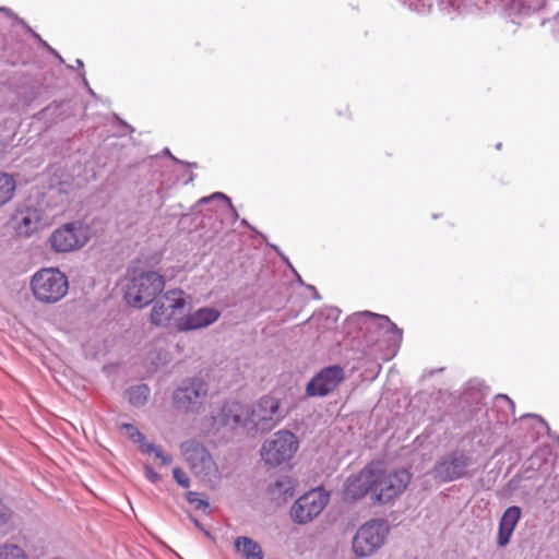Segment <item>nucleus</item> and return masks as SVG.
I'll return each instance as SVG.
<instances>
[{
  "label": "nucleus",
  "mask_w": 559,
  "mask_h": 559,
  "mask_svg": "<svg viewBox=\"0 0 559 559\" xmlns=\"http://www.w3.org/2000/svg\"><path fill=\"white\" fill-rule=\"evenodd\" d=\"M145 476L152 483H157L160 479L158 473H156L152 467H145Z\"/></svg>",
  "instance_id": "c85d7f7f"
},
{
  "label": "nucleus",
  "mask_w": 559,
  "mask_h": 559,
  "mask_svg": "<svg viewBox=\"0 0 559 559\" xmlns=\"http://www.w3.org/2000/svg\"><path fill=\"white\" fill-rule=\"evenodd\" d=\"M329 500L330 495L322 487L311 489L296 500L290 509V516L296 523L307 524L324 510Z\"/></svg>",
  "instance_id": "6e6552de"
},
{
  "label": "nucleus",
  "mask_w": 559,
  "mask_h": 559,
  "mask_svg": "<svg viewBox=\"0 0 559 559\" xmlns=\"http://www.w3.org/2000/svg\"><path fill=\"white\" fill-rule=\"evenodd\" d=\"M295 481L288 476H282L270 485L269 491L274 499L286 500L294 495Z\"/></svg>",
  "instance_id": "aec40b11"
},
{
  "label": "nucleus",
  "mask_w": 559,
  "mask_h": 559,
  "mask_svg": "<svg viewBox=\"0 0 559 559\" xmlns=\"http://www.w3.org/2000/svg\"><path fill=\"white\" fill-rule=\"evenodd\" d=\"M299 449L298 438L288 430H278L266 439L261 447V459L270 466H280L289 462Z\"/></svg>",
  "instance_id": "20e7f679"
},
{
  "label": "nucleus",
  "mask_w": 559,
  "mask_h": 559,
  "mask_svg": "<svg viewBox=\"0 0 559 559\" xmlns=\"http://www.w3.org/2000/svg\"><path fill=\"white\" fill-rule=\"evenodd\" d=\"M142 451L145 453H154L155 457L160 461L162 465H169L173 462V459L169 454L164 453L160 448H157L154 444H143Z\"/></svg>",
  "instance_id": "b1692460"
},
{
  "label": "nucleus",
  "mask_w": 559,
  "mask_h": 559,
  "mask_svg": "<svg viewBox=\"0 0 559 559\" xmlns=\"http://www.w3.org/2000/svg\"><path fill=\"white\" fill-rule=\"evenodd\" d=\"M11 516L9 508H7L0 500V525L4 524Z\"/></svg>",
  "instance_id": "cd10ccee"
},
{
  "label": "nucleus",
  "mask_w": 559,
  "mask_h": 559,
  "mask_svg": "<svg viewBox=\"0 0 559 559\" xmlns=\"http://www.w3.org/2000/svg\"><path fill=\"white\" fill-rule=\"evenodd\" d=\"M14 222L17 235L29 237L38 230L41 222V214L34 207L20 209L14 216Z\"/></svg>",
  "instance_id": "f3484780"
},
{
  "label": "nucleus",
  "mask_w": 559,
  "mask_h": 559,
  "mask_svg": "<svg viewBox=\"0 0 559 559\" xmlns=\"http://www.w3.org/2000/svg\"><path fill=\"white\" fill-rule=\"evenodd\" d=\"M281 419V402L274 396H262L253 406H249V425L257 431H270Z\"/></svg>",
  "instance_id": "9d476101"
},
{
  "label": "nucleus",
  "mask_w": 559,
  "mask_h": 559,
  "mask_svg": "<svg viewBox=\"0 0 559 559\" xmlns=\"http://www.w3.org/2000/svg\"><path fill=\"white\" fill-rule=\"evenodd\" d=\"M344 378V370L340 366L323 368L307 384V394L309 396H325L333 392Z\"/></svg>",
  "instance_id": "f8f14e48"
},
{
  "label": "nucleus",
  "mask_w": 559,
  "mask_h": 559,
  "mask_svg": "<svg viewBox=\"0 0 559 559\" xmlns=\"http://www.w3.org/2000/svg\"><path fill=\"white\" fill-rule=\"evenodd\" d=\"M219 316V311L214 308H200L178 319L176 322V328L178 331L202 329L216 322Z\"/></svg>",
  "instance_id": "2eb2a0df"
},
{
  "label": "nucleus",
  "mask_w": 559,
  "mask_h": 559,
  "mask_svg": "<svg viewBox=\"0 0 559 559\" xmlns=\"http://www.w3.org/2000/svg\"><path fill=\"white\" fill-rule=\"evenodd\" d=\"M469 459L463 451H453L444 455L433 468L435 477L441 481H452L465 476Z\"/></svg>",
  "instance_id": "ddd939ff"
},
{
  "label": "nucleus",
  "mask_w": 559,
  "mask_h": 559,
  "mask_svg": "<svg viewBox=\"0 0 559 559\" xmlns=\"http://www.w3.org/2000/svg\"><path fill=\"white\" fill-rule=\"evenodd\" d=\"M164 287L165 281L157 272H142L132 277L127 286L124 298L129 305L143 308L154 301Z\"/></svg>",
  "instance_id": "7ed1b4c3"
},
{
  "label": "nucleus",
  "mask_w": 559,
  "mask_h": 559,
  "mask_svg": "<svg viewBox=\"0 0 559 559\" xmlns=\"http://www.w3.org/2000/svg\"><path fill=\"white\" fill-rule=\"evenodd\" d=\"M521 508L518 506L509 507L502 514L499 522L497 544L504 547L509 544L515 526L521 519Z\"/></svg>",
  "instance_id": "a211bd4d"
},
{
  "label": "nucleus",
  "mask_w": 559,
  "mask_h": 559,
  "mask_svg": "<svg viewBox=\"0 0 559 559\" xmlns=\"http://www.w3.org/2000/svg\"><path fill=\"white\" fill-rule=\"evenodd\" d=\"M187 306L186 294L181 289H170L157 299L151 310V323L167 328Z\"/></svg>",
  "instance_id": "0eeeda50"
},
{
  "label": "nucleus",
  "mask_w": 559,
  "mask_h": 559,
  "mask_svg": "<svg viewBox=\"0 0 559 559\" xmlns=\"http://www.w3.org/2000/svg\"><path fill=\"white\" fill-rule=\"evenodd\" d=\"M412 474L405 468L388 469L381 461H372L347 477L343 499L355 502L370 495L373 503L386 504L407 489Z\"/></svg>",
  "instance_id": "f257e3e1"
},
{
  "label": "nucleus",
  "mask_w": 559,
  "mask_h": 559,
  "mask_svg": "<svg viewBox=\"0 0 559 559\" xmlns=\"http://www.w3.org/2000/svg\"><path fill=\"white\" fill-rule=\"evenodd\" d=\"M90 239V229L78 222L67 223L49 237L51 248L57 252H71L82 248Z\"/></svg>",
  "instance_id": "1a4fd4ad"
},
{
  "label": "nucleus",
  "mask_w": 559,
  "mask_h": 559,
  "mask_svg": "<svg viewBox=\"0 0 559 559\" xmlns=\"http://www.w3.org/2000/svg\"><path fill=\"white\" fill-rule=\"evenodd\" d=\"M180 449L197 476L206 480L218 477V468L213 457L200 443L189 440L183 442Z\"/></svg>",
  "instance_id": "9b49d317"
},
{
  "label": "nucleus",
  "mask_w": 559,
  "mask_h": 559,
  "mask_svg": "<svg viewBox=\"0 0 559 559\" xmlns=\"http://www.w3.org/2000/svg\"><path fill=\"white\" fill-rule=\"evenodd\" d=\"M389 534V525L384 520H371L357 531L353 539V550L358 557H367L376 552Z\"/></svg>",
  "instance_id": "423d86ee"
},
{
  "label": "nucleus",
  "mask_w": 559,
  "mask_h": 559,
  "mask_svg": "<svg viewBox=\"0 0 559 559\" xmlns=\"http://www.w3.org/2000/svg\"><path fill=\"white\" fill-rule=\"evenodd\" d=\"M207 383L200 378H189L173 392V404L176 411L189 414L198 412L206 401Z\"/></svg>",
  "instance_id": "39448f33"
},
{
  "label": "nucleus",
  "mask_w": 559,
  "mask_h": 559,
  "mask_svg": "<svg viewBox=\"0 0 559 559\" xmlns=\"http://www.w3.org/2000/svg\"><path fill=\"white\" fill-rule=\"evenodd\" d=\"M16 182L12 175L0 171V207L9 203L15 193Z\"/></svg>",
  "instance_id": "412c9836"
},
{
  "label": "nucleus",
  "mask_w": 559,
  "mask_h": 559,
  "mask_svg": "<svg viewBox=\"0 0 559 559\" xmlns=\"http://www.w3.org/2000/svg\"><path fill=\"white\" fill-rule=\"evenodd\" d=\"M123 428L127 429L131 439H133L135 442L141 443V449L143 448V444H146L144 442V436L134 426L130 424H124Z\"/></svg>",
  "instance_id": "bb28decb"
},
{
  "label": "nucleus",
  "mask_w": 559,
  "mask_h": 559,
  "mask_svg": "<svg viewBox=\"0 0 559 559\" xmlns=\"http://www.w3.org/2000/svg\"><path fill=\"white\" fill-rule=\"evenodd\" d=\"M237 552L241 554L243 559H263L261 546L250 537L240 536L234 542Z\"/></svg>",
  "instance_id": "6ab92c4d"
},
{
  "label": "nucleus",
  "mask_w": 559,
  "mask_h": 559,
  "mask_svg": "<svg viewBox=\"0 0 559 559\" xmlns=\"http://www.w3.org/2000/svg\"><path fill=\"white\" fill-rule=\"evenodd\" d=\"M186 499L189 503L193 504L195 509H205L209 507V503L199 498V495L194 491H188L186 493Z\"/></svg>",
  "instance_id": "a878e982"
},
{
  "label": "nucleus",
  "mask_w": 559,
  "mask_h": 559,
  "mask_svg": "<svg viewBox=\"0 0 559 559\" xmlns=\"http://www.w3.org/2000/svg\"><path fill=\"white\" fill-rule=\"evenodd\" d=\"M224 427L236 429L249 425V406L236 400L226 401L216 417Z\"/></svg>",
  "instance_id": "4468645a"
},
{
  "label": "nucleus",
  "mask_w": 559,
  "mask_h": 559,
  "mask_svg": "<svg viewBox=\"0 0 559 559\" xmlns=\"http://www.w3.org/2000/svg\"><path fill=\"white\" fill-rule=\"evenodd\" d=\"M150 395V389L147 385H136L128 391V399L132 405H143Z\"/></svg>",
  "instance_id": "4be33fe9"
},
{
  "label": "nucleus",
  "mask_w": 559,
  "mask_h": 559,
  "mask_svg": "<svg viewBox=\"0 0 559 559\" xmlns=\"http://www.w3.org/2000/svg\"><path fill=\"white\" fill-rule=\"evenodd\" d=\"M0 559H27V557L19 546L4 545L0 548Z\"/></svg>",
  "instance_id": "5701e85b"
},
{
  "label": "nucleus",
  "mask_w": 559,
  "mask_h": 559,
  "mask_svg": "<svg viewBox=\"0 0 559 559\" xmlns=\"http://www.w3.org/2000/svg\"><path fill=\"white\" fill-rule=\"evenodd\" d=\"M174 479L177 481V484L183 488H188L190 486V479L188 475L180 468L175 467L173 469Z\"/></svg>",
  "instance_id": "393cba45"
},
{
  "label": "nucleus",
  "mask_w": 559,
  "mask_h": 559,
  "mask_svg": "<svg viewBox=\"0 0 559 559\" xmlns=\"http://www.w3.org/2000/svg\"><path fill=\"white\" fill-rule=\"evenodd\" d=\"M31 290L34 298L45 305H52L68 294L69 280L57 267H43L31 278Z\"/></svg>",
  "instance_id": "f03ea898"
},
{
  "label": "nucleus",
  "mask_w": 559,
  "mask_h": 559,
  "mask_svg": "<svg viewBox=\"0 0 559 559\" xmlns=\"http://www.w3.org/2000/svg\"><path fill=\"white\" fill-rule=\"evenodd\" d=\"M367 316L371 318L368 325L370 332L379 333L390 344H397L402 341V330L399 329L389 317L371 312H367Z\"/></svg>",
  "instance_id": "dca6fc26"
}]
</instances>
